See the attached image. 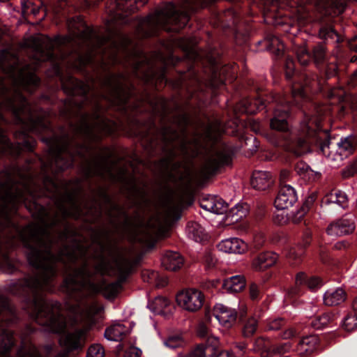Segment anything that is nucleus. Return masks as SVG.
<instances>
[{
  "instance_id": "nucleus-59",
  "label": "nucleus",
  "mask_w": 357,
  "mask_h": 357,
  "mask_svg": "<svg viewBox=\"0 0 357 357\" xmlns=\"http://www.w3.org/2000/svg\"><path fill=\"white\" fill-rule=\"evenodd\" d=\"M349 84L353 86H357V68L351 75L349 78Z\"/></svg>"
},
{
  "instance_id": "nucleus-22",
  "label": "nucleus",
  "mask_w": 357,
  "mask_h": 357,
  "mask_svg": "<svg viewBox=\"0 0 357 357\" xmlns=\"http://www.w3.org/2000/svg\"><path fill=\"white\" fill-rule=\"evenodd\" d=\"M320 347V340L318 336L311 335L303 337L296 344V350L301 357H309Z\"/></svg>"
},
{
  "instance_id": "nucleus-47",
  "label": "nucleus",
  "mask_w": 357,
  "mask_h": 357,
  "mask_svg": "<svg viewBox=\"0 0 357 357\" xmlns=\"http://www.w3.org/2000/svg\"><path fill=\"white\" fill-rule=\"evenodd\" d=\"M357 174V158L350 162L343 170L342 176L345 178L351 177Z\"/></svg>"
},
{
  "instance_id": "nucleus-61",
  "label": "nucleus",
  "mask_w": 357,
  "mask_h": 357,
  "mask_svg": "<svg viewBox=\"0 0 357 357\" xmlns=\"http://www.w3.org/2000/svg\"><path fill=\"white\" fill-rule=\"evenodd\" d=\"M246 347H247V344L245 343V342H238L236 344L235 348L236 349H238V351L240 352V355L242 354L244 351H245V349H246Z\"/></svg>"
},
{
  "instance_id": "nucleus-17",
  "label": "nucleus",
  "mask_w": 357,
  "mask_h": 357,
  "mask_svg": "<svg viewBox=\"0 0 357 357\" xmlns=\"http://www.w3.org/2000/svg\"><path fill=\"white\" fill-rule=\"evenodd\" d=\"M212 314L220 324L225 328H231L237 323L238 320L241 321V318H238V312L235 309L221 303L214 305Z\"/></svg>"
},
{
  "instance_id": "nucleus-49",
  "label": "nucleus",
  "mask_w": 357,
  "mask_h": 357,
  "mask_svg": "<svg viewBox=\"0 0 357 357\" xmlns=\"http://www.w3.org/2000/svg\"><path fill=\"white\" fill-rule=\"evenodd\" d=\"M144 61H142L137 59L132 63V73L135 77H139V73L142 66L144 65Z\"/></svg>"
},
{
  "instance_id": "nucleus-11",
  "label": "nucleus",
  "mask_w": 357,
  "mask_h": 357,
  "mask_svg": "<svg viewBox=\"0 0 357 357\" xmlns=\"http://www.w3.org/2000/svg\"><path fill=\"white\" fill-rule=\"evenodd\" d=\"M235 153V147L225 142H221L220 149L215 151V155L210 157L206 164L205 168L207 173L210 176H214L222 167L230 165Z\"/></svg>"
},
{
  "instance_id": "nucleus-3",
  "label": "nucleus",
  "mask_w": 357,
  "mask_h": 357,
  "mask_svg": "<svg viewBox=\"0 0 357 357\" xmlns=\"http://www.w3.org/2000/svg\"><path fill=\"white\" fill-rule=\"evenodd\" d=\"M63 92L68 98L63 100V107L61 109V115L70 120L73 116H79L80 123L75 125L70 122V126L74 130L76 135L89 142L101 140V137L96 132L98 128L105 136H112L116 132L117 123L100 114L102 109V105L96 103V112L93 115V119L99 121L96 123L90 122V115L82 111L84 107V102L89 100V93L91 86L84 82L70 75L61 83Z\"/></svg>"
},
{
  "instance_id": "nucleus-60",
  "label": "nucleus",
  "mask_w": 357,
  "mask_h": 357,
  "mask_svg": "<svg viewBox=\"0 0 357 357\" xmlns=\"http://www.w3.org/2000/svg\"><path fill=\"white\" fill-rule=\"evenodd\" d=\"M161 102H162V103L163 105V109H164V112H163L162 118V121L163 122L165 121V118L167 117V111L168 108H167L166 98H161Z\"/></svg>"
},
{
  "instance_id": "nucleus-29",
  "label": "nucleus",
  "mask_w": 357,
  "mask_h": 357,
  "mask_svg": "<svg viewBox=\"0 0 357 357\" xmlns=\"http://www.w3.org/2000/svg\"><path fill=\"white\" fill-rule=\"evenodd\" d=\"M162 264L167 270L176 271L183 266L184 258L179 252L167 251L162 257Z\"/></svg>"
},
{
  "instance_id": "nucleus-28",
  "label": "nucleus",
  "mask_w": 357,
  "mask_h": 357,
  "mask_svg": "<svg viewBox=\"0 0 357 357\" xmlns=\"http://www.w3.org/2000/svg\"><path fill=\"white\" fill-rule=\"evenodd\" d=\"M147 2L148 0H114V9L125 14H132L139 10Z\"/></svg>"
},
{
  "instance_id": "nucleus-7",
  "label": "nucleus",
  "mask_w": 357,
  "mask_h": 357,
  "mask_svg": "<svg viewBox=\"0 0 357 357\" xmlns=\"http://www.w3.org/2000/svg\"><path fill=\"white\" fill-rule=\"evenodd\" d=\"M128 77L123 73L117 74L109 73L103 79L102 86L107 88L108 93L100 94L101 98L107 101L112 106H118L126 112V106L134 96L135 86L130 82L126 86L122 81H128Z\"/></svg>"
},
{
  "instance_id": "nucleus-31",
  "label": "nucleus",
  "mask_w": 357,
  "mask_h": 357,
  "mask_svg": "<svg viewBox=\"0 0 357 357\" xmlns=\"http://www.w3.org/2000/svg\"><path fill=\"white\" fill-rule=\"evenodd\" d=\"M287 321L283 318H277L270 320L266 325V329L269 331H280L278 335L283 339L289 338L293 335L292 331L287 330Z\"/></svg>"
},
{
  "instance_id": "nucleus-52",
  "label": "nucleus",
  "mask_w": 357,
  "mask_h": 357,
  "mask_svg": "<svg viewBox=\"0 0 357 357\" xmlns=\"http://www.w3.org/2000/svg\"><path fill=\"white\" fill-rule=\"evenodd\" d=\"M265 243V239L262 236H256L254 239L253 247L256 251L259 250Z\"/></svg>"
},
{
  "instance_id": "nucleus-48",
  "label": "nucleus",
  "mask_w": 357,
  "mask_h": 357,
  "mask_svg": "<svg viewBox=\"0 0 357 357\" xmlns=\"http://www.w3.org/2000/svg\"><path fill=\"white\" fill-rule=\"evenodd\" d=\"M197 333L199 337L201 339V342H205V340L211 337H214L209 333L208 327L203 323L199 324Z\"/></svg>"
},
{
  "instance_id": "nucleus-35",
  "label": "nucleus",
  "mask_w": 357,
  "mask_h": 357,
  "mask_svg": "<svg viewBox=\"0 0 357 357\" xmlns=\"http://www.w3.org/2000/svg\"><path fill=\"white\" fill-rule=\"evenodd\" d=\"M341 322L347 331L351 332L357 329V296L352 303V310L348 312Z\"/></svg>"
},
{
  "instance_id": "nucleus-44",
  "label": "nucleus",
  "mask_w": 357,
  "mask_h": 357,
  "mask_svg": "<svg viewBox=\"0 0 357 357\" xmlns=\"http://www.w3.org/2000/svg\"><path fill=\"white\" fill-rule=\"evenodd\" d=\"M104 348L98 344L91 345L86 353V357H104Z\"/></svg>"
},
{
  "instance_id": "nucleus-9",
  "label": "nucleus",
  "mask_w": 357,
  "mask_h": 357,
  "mask_svg": "<svg viewBox=\"0 0 357 357\" xmlns=\"http://www.w3.org/2000/svg\"><path fill=\"white\" fill-rule=\"evenodd\" d=\"M151 126L152 128L157 129L161 137V142L162 143V151L166 155L160 160L161 163L166 169H169L171 166H172L174 169H179L181 163L174 161L177 157V153L174 147H173L175 141L179 138L178 131L166 124H164L161 128L158 129L153 119L151 121Z\"/></svg>"
},
{
  "instance_id": "nucleus-37",
  "label": "nucleus",
  "mask_w": 357,
  "mask_h": 357,
  "mask_svg": "<svg viewBox=\"0 0 357 357\" xmlns=\"http://www.w3.org/2000/svg\"><path fill=\"white\" fill-rule=\"evenodd\" d=\"M126 336V327L118 324L106 328L105 337L109 340L121 341Z\"/></svg>"
},
{
  "instance_id": "nucleus-18",
  "label": "nucleus",
  "mask_w": 357,
  "mask_h": 357,
  "mask_svg": "<svg viewBox=\"0 0 357 357\" xmlns=\"http://www.w3.org/2000/svg\"><path fill=\"white\" fill-rule=\"evenodd\" d=\"M298 201V195L294 188L290 185H282L279 187L274 206L278 210L287 209Z\"/></svg>"
},
{
  "instance_id": "nucleus-36",
  "label": "nucleus",
  "mask_w": 357,
  "mask_h": 357,
  "mask_svg": "<svg viewBox=\"0 0 357 357\" xmlns=\"http://www.w3.org/2000/svg\"><path fill=\"white\" fill-rule=\"evenodd\" d=\"M312 242V232L309 229L305 230L298 241V250H294L292 255H294L296 259H300L303 255L305 250L310 246Z\"/></svg>"
},
{
  "instance_id": "nucleus-16",
  "label": "nucleus",
  "mask_w": 357,
  "mask_h": 357,
  "mask_svg": "<svg viewBox=\"0 0 357 357\" xmlns=\"http://www.w3.org/2000/svg\"><path fill=\"white\" fill-rule=\"evenodd\" d=\"M355 229L356 223L354 216L344 215L331 222L326 228V233L330 236H341L353 233Z\"/></svg>"
},
{
  "instance_id": "nucleus-23",
  "label": "nucleus",
  "mask_w": 357,
  "mask_h": 357,
  "mask_svg": "<svg viewBox=\"0 0 357 357\" xmlns=\"http://www.w3.org/2000/svg\"><path fill=\"white\" fill-rule=\"evenodd\" d=\"M278 255L274 252H259L252 259V266L257 271H264L276 264Z\"/></svg>"
},
{
  "instance_id": "nucleus-24",
  "label": "nucleus",
  "mask_w": 357,
  "mask_h": 357,
  "mask_svg": "<svg viewBox=\"0 0 357 357\" xmlns=\"http://www.w3.org/2000/svg\"><path fill=\"white\" fill-rule=\"evenodd\" d=\"M67 201L71 204L73 210L68 208L63 202L59 203V208L63 220H66L68 218L78 220L82 213V209L78 204L76 195L75 193H68L67 195Z\"/></svg>"
},
{
  "instance_id": "nucleus-34",
  "label": "nucleus",
  "mask_w": 357,
  "mask_h": 357,
  "mask_svg": "<svg viewBox=\"0 0 357 357\" xmlns=\"http://www.w3.org/2000/svg\"><path fill=\"white\" fill-rule=\"evenodd\" d=\"M316 199L317 196L314 194L310 195L305 199L300 208L297 210L294 215L293 221L295 223L298 224L303 220V218L307 213L312 208Z\"/></svg>"
},
{
  "instance_id": "nucleus-58",
  "label": "nucleus",
  "mask_w": 357,
  "mask_h": 357,
  "mask_svg": "<svg viewBox=\"0 0 357 357\" xmlns=\"http://www.w3.org/2000/svg\"><path fill=\"white\" fill-rule=\"evenodd\" d=\"M111 60L113 65H118L122 63L121 59L119 58V54L116 52H114L111 55Z\"/></svg>"
},
{
  "instance_id": "nucleus-21",
  "label": "nucleus",
  "mask_w": 357,
  "mask_h": 357,
  "mask_svg": "<svg viewBox=\"0 0 357 357\" xmlns=\"http://www.w3.org/2000/svg\"><path fill=\"white\" fill-rule=\"evenodd\" d=\"M318 36L321 40L324 41L331 40L337 44H340L344 41L343 37L335 30L331 19L320 21Z\"/></svg>"
},
{
  "instance_id": "nucleus-8",
  "label": "nucleus",
  "mask_w": 357,
  "mask_h": 357,
  "mask_svg": "<svg viewBox=\"0 0 357 357\" xmlns=\"http://www.w3.org/2000/svg\"><path fill=\"white\" fill-rule=\"evenodd\" d=\"M68 34L59 36L57 43L61 46H67L82 41L91 45L97 33L93 27L89 26L81 16L69 18L67 21Z\"/></svg>"
},
{
  "instance_id": "nucleus-32",
  "label": "nucleus",
  "mask_w": 357,
  "mask_h": 357,
  "mask_svg": "<svg viewBox=\"0 0 357 357\" xmlns=\"http://www.w3.org/2000/svg\"><path fill=\"white\" fill-rule=\"evenodd\" d=\"M347 294L342 288L328 290L324 295V304L328 306L338 305L346 300Z\"/></svg>"
},
{
  "instance_id": "nucleus-4",
  "label": "nucleus",
  "mask_w": 357,
  "mask_h": 357,
  "mask_svg": "<svg viewBox=\"0 0 357 357\" xmlns=\"http://www.w3.org/2000/svg\"><path fill=\"white\" fill-rule=\"evenodd\" d=\"M60 136L46 137L43 141L48 146L47 158L40 159L43 165L50 169H55L56 173H62L67 169H73L79 158L84 162L80 165V171L87 181L95 177L105 178V170L108 169V157L100 155L93 160H89L83 149L89 148L85 144L75 141L74 137L67 132L63 126L61 127Z\"/></svg>"
},
{
  "instance_id": "nucleus-15",
  "label": "nucleus",
  "mask_w": 357,
  "mask_h": 357,
  "mask_svg": "<svg viewBox=\"0 0 357 357\" xmlns=\"http://www.w3.org/2000/svg\"><path fill=\"white\" fill-rule=\"evenodd\" d=\"M178 304L189 312H197L205 306L204 293L196 289H189L179 293L176 296Z\"/></svg>"
},
{
  "instance_id": "nucleus-13",
  "label": "nucleus",
  "mask_w": 357,
  "mask_h": 357,
  "mask_svg": "<svg viewBox=\"0 0 357 357\" xmlns=\"http://www.w3.org/2000/svg\"><path fill=\"white\" fill-rule=\"evenodd\" d=\"M116 266L119 281L109 283L105 287V291L112 297L117 296L121 283L125 282L132 273L134 262L130 259L121 255L116 261Z\"/></svg>"
},
{
  "instance_id": "nucleus-42",
  "label": "nucleus",
  "mask_w": 357,
  "mask_h": 357,
  "mask_svg": "<svg viewBox=\"0 0 357 357\" xmlns=\"http://www.w3.org/2000/svg\"><path fill=\"white\" fill-rule=\"evenodd\" d=\"M262 292L260 287L255 282H252L249 285V298L250 301L255 304L257 303L262 298Z\"/></svg>"
},
{
  "instance_id": "nucleus-33",
  "label": "nucleus",
  "mask_w": 357,
  "mask_h": 357,
  "mask_svg": "<svg viewBox=\"0 0 357 357\" xmlns=\"http://www.w3.org/2000/svg\"><path fill=\"white\" fill-rule=\"evenodd\" d=\"M294 169L299 178L305 182L313 181L316 178L317 174L303 160L297 162Z\"/></svg>"
},
{
  "instance_id": "nucleus-14",
  "label": "nucleus",
  "mask_w": 357,
  "mask_h": 357,
  "mask_svg": "<svg viewBox=\"0 0 357 357\" xmlns=\"http://www.w3.org/2000/svg\"><path fill=\"white\" fill-rule=\"evenodd\" d=\"M214 213H226L227 218H231V221L238 222L246 217L250 210V206L247 202H241L234 207L228 209V204L221 198L213 197Z\"/></svg>"
},
{
  "instance_id": "nucleus-5",
  "label": "nucleus",
  "mask_w": 357,
  "mask_h": 357,
  "mask_svg": "<svg viewBox=\"0 0 357 357\" xmlns=\"http://www.w3.org/2000/svg\"><path fill=\"white\" fill-rule=\"evenodd\" d=\"M181 1L182 5L180 8L170 3L166 8L140 18L138 31L145 38L156 36L160 30L179 32L188 25L192 14L199 9L211 6L216 0Z\"/></svg>"
},
{
  "instance_id": "nucleus-38",
  "label": "nucleus",
  "mask_w": 357,
  "mask_h": 357,
  "mask_svg": "<svg viewBox=\"0 0 357 357\" xmlns=\"http://www.w3.org/2000/svg\"><path fill=\"white\" fill-rule=\"evenodd\" d=\"M186 232L188 237L196 242H200L204 239V229L197 222H188Z\"/></svg>"
},
{
  "instance_id": "nucleus-30",
  "label": "nucleus",
  "mask_w": 357,
  "mask_h": 357,
  "mask_svg": "<svg viewBox=\"0 0 357 357\" xmlns=\"http://www.w3.org/2000/svg\"><path fill=\"white\" fill-rule=\"evenodd\" d=\"M348 199L346 193L340 190H333L321 200V206L330 204H337L344 208L347 204Z\"/></svg>"
},
{
  "instance_id": "nucleus-64",
  "label": "nucleus",
  "mask_w": 357,
  "mask_h": 357,
  "mask_svg": "<svg viewBox=\"0 0 357 357\" xmlns=\"http://www.w3.org/2000/svg\"><path fill=\"white\" fill-rule=\"evenodd\" d=\"M182 152L185 156L188 155V148L185 140L184 139L181 145Z\"/></svg>"
},
{
  "instance_id": "nucleus-63",
  "label": "nucleus",
  "mask_w": 357,
  "mask_h": 357,
  "mask_svg": "<svg viewBox=\"0 0 357 357\" xmlns=\"http://www.w3.org/2000/svg\"><path fill=\"white\" fill-rule=\"evenodd\" d=\"M2 300H3V307L5 310L10 311V312H13V309L9 303V301L5 298H2Z\"/></svg>"
},
{
  "instance_id": "nucleus-10",
  "label": "nucleus",
  "mask_w": 357,
  "mask_h": 357,
  "mask_svg": "<svg viewBox=\"0 0 357 357\" xmlns=\"http://www.w3.org/2000/svg\"><path fill=\"white\" fill-rule=\"evenodd\" d=\"M261 357H292L285 354L294 351L289 340L278 343L272 342L269 339L258 337L252 343V348Z\"/></svg>"
},
{
  "instance_id": "nucleus-41",
  "label": "nucleus",
  "mask_w": 357,
  "mask_h": 357,
  "mask_svg": "<svg viewBox=\"0 0 357 357\" xmlns=\"http://www.w3.org/2000/svg\"><path fill=\"white\" fill-rule=\"evenodd\" d=\"M24 187L28 192V193L31 196L33 200L31 202L32 206H29L28 208V210L31 212L33 210L37 211L40 214H44L46 213L45 208L40 204L38 201L36 200V193L30 188V187L28 185V184L25 183Z\"/></svg>"
},
{
  "instance_id": "nucleus-51",
  "label": "nucleus",
  "mask_w": 357,
  "mask_h": 357,
  "mask_svg": "<svg viewBox=\"0 0 357 357\" xmlns=\"http://www.w3.org/2000/svg\"><path fill=\"white\" fill-rule=\"evenodd\" d=\"M3 334L6 337L9 347L8 351H9L15 345L14 333L11 331L5 329L3 331Z\"/></svg>"
},
{
  "instance_id": "nucleus-56",
  "label": "nucleus",
  "mask_w": 357,
  "mask_h": 357,
  "mask_svg": "<svg viewBox=\"0 0 357 357\" xmlns=\"http://www.w3.org/2000/svg\"><path fill=\"white\" fill-rule=\"evenodd\" d=\"M235 354L236 352L233 350L230 352L220 349L215 357H234Z\"/></svg>"
},
{
  "instance_id": "nucleus-45",
  "label": "nucleus",
  "mask_w": 357,
  "mask_h": 357,
  "mask_svg": "<svg viewBox=\"0 0 357 357\" xmlns=\"http://www.w3.org/2000/svg\"><path fill=\"white\" fill-rule=\"evenodd\" d=\"M169 305V300L162 296H158L153 301V310L157 313L161 312L162 309L167 307Z\"/></svg>"
},
{
  "instance_id": "nucleus-26",
  "label": "nucleus",
  "mask_w": 357,
  "mask_h": 357,
  "mask_svg": "<svg viewBox=\"0 0 357 357\" xmlns=\"http://www.w3.org/2000/svg\"><path fill=\"white\" fill-rule=\"evenodd\" d=\"M274 181L268 172L255 171L252 173L250 184L257 190L264 191L273 185Z\"/></svg>"
},
{
  "instance_id": "nucleus-50",
  "label": "nucleus",
  "mask_w": 357,
  "mask_h": 357,
  "mask_svg": "<svg viewBox=\"0 0 357 357\" xmlns=\"http://www.w3.org/2000/svg\"><path fill=\"white\" fill-rule=\"evenodd\" d=\"M30 351L28 352L27 355L29 357H42L39 350L36 347V346L31 342V341L29 342ZM21 357H25L24 356H22Z\"/></svg>"
},
{
  "instance_id": "nucleus-39",
  "label": "nucleus",
  "mask_w": 357,
  "mask_h": 357,
  "mask_svg": "<svg viewBox=\"0 0 357 357\" xmlns=\"http://www.w3.org/2000/svg\"><path fill=\"white\" fill-rule=\"evenodd\" d=\"M190 123V118L186 112H182L176 115L174 119V123L182 130V132L185 135L187 128Z\"/></svg>"
},
{
  "instance_id": "nucleus-19",
  "label": "nucleus",
  "mask_w": 357,
  "mask_h": 357,
  "mask_svg": "<svg viewBox=\"0 0 357 357\" xmlns=\"http://www.w3.org/2000/svg\"><path fill=\"white\" fill-rule=\"evenodd\" d=\"M220 350L219 340L215 337H211L205 342L198 343L191 352L184 357H215Z\"/></svg>"
},
{
  "instance_id": "nucleus-27",
  "label": "nucleus",
  "mask_w": 357,
  "mask_h": 357,
  "mask_svg": "<svg viewBox=\"0 0 357 357\" xmlns=\"http://www.w3.org/2000/svg\"><path fill=\"white\" fill-rule=\"evenodd\" d=\"M336 319L337 317L334 313L326 312L311 318L308 321V325L317 330L333 328L337 324L335 322Z\"/></svg>"
},
{
  "instance_id": "nucleus-25",
  "label": "nucleus",
  "mask_w": 357,
  "mask_h": 357,
  "mask_svg": "<svg viewBox=\"0 0 357 357\" xmlns=\"http://www.w3.org/2000/svg\"><path fill=\"white\" fill-rule=\"evenodd\" d=\"M217 248L226 253L242 254L248 248L247 244L238 238L222 240L217 245Z\"/></svg>"
},
{
  "instance_id": "nucleus-46",
  "label": "nucleus",
  "mask_w": 357,
  "mask_h": 357,
  "mask_svg": "<svg viewBox=\"0 0 357 357\" xmlns=\"http://www.w3.org/2000/svg\"><path fill=\"white\" fill-rule=\"evenodd\" d=\"M257 330V323L255 320L248 321L246 322L242 330V333L244 337H251Z\"/></svg>"
},
{
  "instance_id": "nucleus-20",
  "label": "nucleus",
  "mask_w": 357,
  "mask_h": 357,
  "mask_svg": "<svg viewBox=\"0 0 357 357\" xmlns=\"http://www.w3.org/2000/svg\"><path fill=\"white\" fill-rule=\"evenodd\" d=\"M323 284L322 280L317 276L309 277L303 272L297 273L296 277V287L291 289L289 294L291 296H298L301 294L300 287L306 285L311 291H316Z\"/></svg>"
},
{
  "instance_id": "nucleus-57",
  "label": "nucleus",
  "mask_w": 357,
  "mask_h": 357,
  "mask_svg": "<svg viewBox=\"0 0 357 357\" xmlns=\"http://www.w3.org/2000/svg\"><path fill=\"white\" fill-rule=\"evenodd\" d=\"M201 207L208 211L214 213V206H213V198L211 201H208L206 204H201Z\"/></svg>"
},
{
  "instance_id": "nucleus-53",
  "label": "nucleus",
  "mask_w": 357,
  "mask_h": 357,
  "mask_svg": "<svg viewBox=\"0 0 357 357\" xmlns=\"http://www.w3.org/2000/svg\"><path fill=\"white\" fill-rule=\"evenodd\" d=\"M349 247V243L345 241H341L335 243L333 245V248L337 250H344Z\"/></svg>"
},
{
  "instance_id": "nucleus-55",
  "label": "nucleus",
  "mask_w": 357,
  "mask_h": 357,
  "mask_svg": "<svg viewBox=\"0 0 357 357\" xmlns=\"http://www.w3.org/2000/svg\"><path fill=\"white\" fill-rule=\"evenodd\" d=\"M290 175V173L289 171L286 170V169H282L281 172H280V186H281L282 185H287L285 183L286 181L288 180V178Z\"/></svg>"
},
{
  "instance_id": "nucleus-2",
  "label": "nucleus",
  "mask_w": 357,
  "mask_h": 357,
  "mask_svg": "<svg viewBox=\"0 0 357 357\" xmlns=\"http://www.w3.org/2000/svg\"><path fill=\"white\" fill-rule=\"evenodd\" d=\"M40 231L47 238L39 235L38 231L32 232L38 245L33 244L30 238L22 235V245L26 250V257L33 273L26 274L14 283L11 291L21 298L23 310L29 317L45 331L63 335L60 343L68 353L80 351L85 344L87 331L77 328L73 332H66L67 323L62 314L61 303L47 299L45 292L54 288V282L59 271L58 263L65 266L63 287L69 296L82 291L91 283L93 274L86 262L81 267L70 266L65 257L75 263L77 256L74 251L61 250L58 254L54 253V241L50 232L47 229H40Z\"/></svg>"
},
{
  "instance_id": "nucleus-54",
  "label": "nucleus",
  "mask_w": 357,
  "mask_h": 357,
  "mask_svg": "<svg viewBox=\"0 0 357 357\" xmlns=\"http://www.w3.org/2000/svg\"><path fill=\"white\" fill-rule=\"evenodd\" d=\"M142 351L136 347L131 348L126 354L125 357H140Z\"/></svg>"
},
{
  "instance_id": "nucleus-43",
  "label": "nucleus",
  "mask_w": 357,
  "mask_h": 357,
  "mask_svg": "<svg viewBox=\"0 0 357 357\" xmlns=\"http://www.w3.org/2000/svg\"><path fill=\"white\" fill-rule=\"evenodd\" d=\"M165 344L172 349L181 347L185 344L184 340L178 335L169 336L165 342Z\"/></svg>"
},
{
  "instance_id": "nucleus-6",
  "label": "nucleus",
  "mask_w": 357,
  "mask_h": 357,
  "mask_svg": "<svg viewBox=\"0 0 357 357\" xmlns=\"http://www.w3.org/2000/svg\"><path fill=\"white\" fill-rule=\"evenodd\" d=\"M191 54L193 64H201L208 75V77L203 79L194 67H190L195 82L197 85L196 91L204 93L209 90L213 95H215L220 87L226 85L227 80L233 82L236 79L234 66L225 63L222 53L215 48H211L204 56L195 50H191Z\"/></svg>"
},
{
  "instance_id": "nucleus-62",
  "label": "nucleus",
  "mask_w": 357,
  "mask_h": 357,
  "mask_svg": "<svg viewBox=\"0 0 357 357\" xmlns=\"http://www.w3.org/2000/svg\"><path fill=\"white\" fill-rule=\"evenodd\" d=\"M0 255L5 261L8 262L10 260L9 255L7 252L3 250V248L0 246Z\"/></svg>"
},
{
  "instance_id": "nucleus-1",
  "label": "nucleus",
  "mask_w": 357,
  "mask_h": 357,
  "mask_svg": "<svg viewBox=\"0 0 357 357\" xmlns=\"http://www.w3.org/2000/svg\"><path fill=\"white\" fill-rule=\"evenodd\" d=\"M268 50L275 59H284V78L288 88L283 93H266L257 91L255 98L241 100L242 112L250 115L266 109L271 112V128L275 132L273 143L282 146L286 151L299 156L310 149L312 144H316L320 153L327 155L331 137L325 133V137L319 136L321 119L303 111V101L307 100L308 89H321L326 81L338 75V66L335 62L326 60V47L322 43L313 46L311 51L299 47L296 51L298 62L303 67L310 63L319 70L310 78L307 74L296 70L292 58L286 57L284 45L280 40L273 36L268 43Z\"/></svg>"
},
{
  "instance_id": "nucleus-40",
  "label": "nucleus",
  "mask_w": 357,
  "mask_h": 357,
  "mask_svg": "<svg viewBox=\"0 0 357 357\" xmlns=\"http://www.w3.org/2000/svg\"><path fill=\"white\" fill-rule=\"evenodd\" d=\"M100 197L103 199L104 202L107 204L111 205L112 207V210L121 211L123 213L127 219L129 218L128 213L123 210V208L118 204H115L111 196L109 195L107 191L105 189L101 188L99 190Z\"/></svg>"
},
{
  "instance_id": "nucleus-12",
  "label": "nucleus",
  "mask_w": 357,
  "mask_h": 357,
  "mask_svg": "<svg viewBox=\"0 0 357 357\" xmlns=\"http://www.w3.org/2000/svg\"><path fill=\"white\" fill-rule=\"evenodd\" d=\"M246 286V280L243 275H236L223 280H209L205 283V288L215 289L222 293L235 294L243 291Z\"/></svg>"
}]
</instances>
